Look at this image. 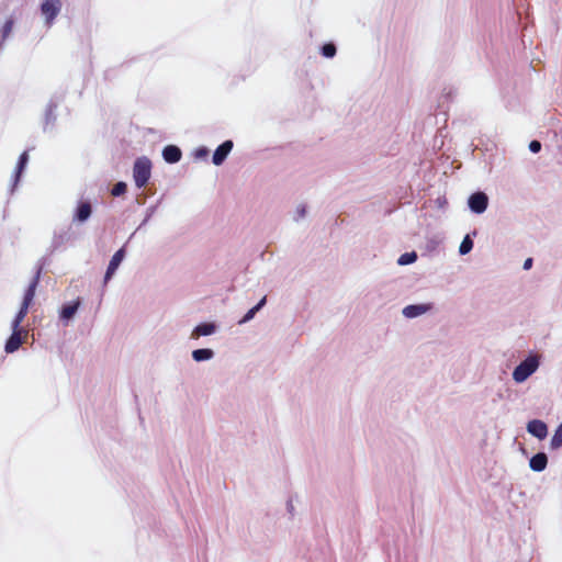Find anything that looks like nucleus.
<instances>
[{
	"label": "nucleus",
	"instance_id": "23",
	"mask_svg": "<svg viewBox=\"0 0 562 562\" xmlns=\"http://www.w3.org/2000/svg\"><path fill=\"white\" fill-rule=\"evenodd\" d=\"M322 54H323V56H325L327 58L334 57L336 54V46L333 43H327V44L323 45Z\"/></svg>",
	"mask_w": 562,
	"mask_h": 562
},
{
	"label": "nucleus",
	"instance_id": "27",
	"mask_svg": "<svg viewBox=\"0 0 562 562\" xmlns=\"http://www.w3.org/2000/svg\"><path fill=\"white\" fill-rule=\"evenodd\" d=\"M532 266V259L531 258H527L524 262V269L528 270L530 269Z\"/></svg>",
	"mask_w": 562,
	"mask_h": 562
},
{
	"label": "nucleus",
	"instance_id": "17",
	"mask_svg": "<svg viewBox=\"0 0 562 562\" xmlns=\"http://www.w3.org/2000/svg\"><path fill=\"white\" fill-rule=\"evenodd\" d=\"M266 304V296H263L257 305L250 308L245 316L239 321V324H244L254 318L256 313Z\"/></svg>",
	"mask_w": 562,
	"mask_h": 562
},
{
	"label": "nucleus",
	"instance_id": "5",
	"mask_svg": "<svg viewBox=\"0 0 562 562\" xmlns=\"http://www.w3.org/2000/svg\"><path fill=\"white\" fill-rule=\"evenodd\" d=\"M27 331L22 329H12V334L5 342L4 350L8 353L16 351L23 344V338L26 337Z\"/></svg>",
	"mask_w": 562,
	"mask_h": 562
},
{
	"label": "nucleus",
	"instance_id": "12",
	"mask_svg": "<svg viewBox=\"0 0 562 562\" xmlns=\"http://www.w3.org/2000/svg\"><path fill=\"white\" fill-rule=\"evenodd\" d=\"M162 157L167 162L176 164L181 159L182 153L179 147L175 145H168L162 150Z\"/></svg>",
	"mask_w": 562,
	"mask_h": 562
},
{
	"label": "nucleus",
	"instance_id": "3",
	"mask_svg": "<svg viewBox=\"0 0 562 562\" xmlns=\"http://www.w3.org/2000/svg\"><path fill=\"white\" fill-rule=\"evenodd\" d=\"M468 205L473 213L482 214L487 209L488 196L484 192L477 191L470 195Z\"/></svg>",
	"mask_w": 562,
	"mask_h": 562
},
{
	"label": "nucleus",
	"instance_id": "10",
	"mask_svg": "<svg viewBox=\"0 0 562 562\" xmlns=\"http://www.w3.org/2000/svg\"><path fill=\"white\" fill-rule=\"evenodd\" d=\"M233 148V142L232 140H225L222 143L216 150L213 154V164L216 166H220L224 162L228 154L231 153Z\"/></svg>",
	"mask_w": 562,
	"mask_h": 562
},
{
	"label": "nucleus",
	"instance_id": "24",
	"mask_svg": "<svg viewBox=\"0 0 562 562\" xmlns=\"http://www.w3.org/2000/svg\"><path fill=\"white\" fill-rule=\"evenodd\" d=\"M126 189H127V186L126 183L124 182H117L116 184H114V187L112 188V195L114 196H119L121 194H124L126 192Z\"/></svg>",
	"mask_w": 562,
	"mask_h": 562
},
{
	"label": "nucleus",
	"instance_id": "21",
	"mask_svg": "<svg viewBox=\"0 0 562 562\" xmlns=\"http://www.w3.org/2000/svg\"><path fill=\"white\" fill-rule=\"evenodd\" d=\"M13 20L12 19H9L5 21L4 25L2 26L1 31H0V44H2L5 38L10 35V33L12 32V29H13Z\"/></svg>",
	"mask_w": 562,
	"mask_h": 562
},
{
	"label": "nucleus",
	"instance_id": "2",
	"mask_svg": "<svg viewBox=\"0 0 562 562\" xmlns=\"http://www.w3.org/2000/svg\"><path fill=\"white\" fill-rule=\"evenodd\" d=\"M133 176L135 184L138 188L146 186L150 178V162L148 159H137L134 169Z\"/></svg>",
	"mask_w": 562,
	"mask_h": 562
},
{
	"label": "nucleus",
	"instance_id": "13",
	"mask_svg": "<svg viewBox=\"0 0 562 562\" xmlns=\"http://www.w3.org/2000/svg\"><path fill=\"white\" fill-rule=\"evenodd\" d=\"M547 463H548V458H547L546 453L539 452L530 459L529 465L533 471L540 472L546 469Z\"/></svg>",
	"mask_w": 562,
	"mask_h": 562
},
{
	"label": "nucleus",
	"instance_id": "14",
	"mask_svg": "<svg viewBox=\"0 0 562 562\" xmlns=\"http://www.w3.org/2000/svg\"><path fill=\"white\" fill-rule=\"evenodd\" d=\"M216 327L213 323H202L193 329L191 337L199 338L200 336H209L212 335Z\"/></svg>",
	"mask_w": 562,
	"mask_h": 562
},
{
	"label": "nucleus",
	"instance_id": "6",
	"mask_svg": "<svg viewBox=\"0 0 562 562\" xmlns=\"http://www.w3.org/2000/svg\"><path fill=\"white\" fill-rule=\"evenodd\" d=\"M527 430L536 438L542 440L548 435L547 424L540 419H532L527 424Z\"/></svg>",
	"mask_w": 562,
	"mask_h": 562
},
{
	"label": "nucleus",
	"instance_id": "7",
	"mask_svg": "<svg viewBox=\"0 0 562 562\" xmlns=\"http://www.w3.org/2000/svg\"><path fill=\"white\" fill-rule=\"evenodd\" d=\"M41 273H42V268L38 267L34 277H33V280L31 281V283L29 284L25 293H24V296H23V301L22 303H24L25 305H30L33 303V300H34V296H35V292H36V288L38 285V282H40V279H41Z\"/></svg>",
	"mask_w": 562,
	"mask_h": 562
},
{
	"label": "nucleus",
	"instance_id": "19",
	"mask_svg": "<svg viewBox=\"0 0 562 562\" xmlns=\"http://www.w3.org/2000/svg\"><path fill=\"white\" fill-rule=\"evenodd\" d=\"M214 352L211 349H196L192 352V358L200 362L204 360H209L213 357Z\"/></svg>",
	"mask_w": 562,
	"mask_h": 562
},
{
	"label": "nucleus",
	"instance_id": "18",
	"mask_svg": "<svg viewBox=\"0 0 562 562\" xmlns=\"http://www.w3.org/2000/svg\"><path fill=\"white\" fill-rule=\"evenodd\" d=\"M27 161H29V154H27V151H23L21 154L18 165H16V169H15V173H14L15 182L19 181L20 176H21L22 171L24 170Z\"/></svg>",
	"mask_w": 562,
	"mask_h": 562
},
{
	"label": "nucleus",
	"instance_id": "26",
	"mask_svg": "<svg viewBox=\"0 0 562 562\" xmlns=\"http://www.w3.org/2000/svg\"><path fill=\"white\" fill-rule=\"evenodd\" d=\"M460 246H473V240L470 235H465Z\"/></svg>",
	"mask_w": 562,
	"mask_h": 562
},
{
	"label": "nucleus",
	"instance_id": "8",
	"mask_svg": "<svg viewBox=\"0 0 562 562\" xmlns=\"http://www.w3.org/2000/svg\"><path fill=\"white\" fill-rule=\"evenodd\" d=\"M432 308L431 303L412 304L403 308V315L407 318H414L429 312Z\"/></svg>",
	"mask_w": 562,
	"mask_h": 562
},
{
	"label": "nucleus",
	"instance_id": "15",
	"mask_svg": "<svg viewBox=\"0 0 562 562\" xmlns=\"http://www.w3.org/2000/svg\"><path fill=\"white\" fill-rule=\"evenodd\" d=\"M79 305H80V300L78 299L70 304L63 306V308L60 311V318L67 319V321L72 318V316L76 314Z\"/></svg>",
	"mask_w": 562,
	"mask_h": 562
},
{
	"label": "nucleus",
	"instance_id": "1",
	"mask_svg": "<svg viewBox=\"0 0 562 562\" xmlns=\"http://www.w3.org/2000/svg\"><path fill=\"white\" fill-rule=\"evenodd\" d=\"M540 364L538 355H530L521 361L513 372V379L517 383L525 382L532 373L537 371Z\"/></svg>",
	"mask_w": 562,
	"mask_h": 562
},
{
	"label": "nucleus",
	"instance_id": "9",
	"mask_svg": "<svg viewBox=\"0 0 562 562\" xmlns=\"http://www.w3.org/2000/svg\"><path fill=\"white\" fill-rule=\"evenodd\" d=\"M124 257H125V248H119V250L113 255V257L109 263V267L106 269V272L104 276L105 283L112 278V276L114 274V272L121 265Z\"/></svg>",
	"mask_w": 562,
	"mask_h": 562
},
{
	"label": "nucleus",
	"instance_id": "29",
	"mask_svg": "<svg viewBox=\"0 0 562 562\" xmlns=\"http://www.w3.org/2000/svg\"><path fill=\"white\" fill-rule=\"evenodd\" d=\"M472 248H459L460 255H467Z\"/></svg>",
	"mask_w": 562,
	"mask_h": 562
},
{
	"label": "nucleus",
	"instance_id": "25",
	"mask_svg": "<svg viewBox=\"0 0 562 562\" xmlns=\"http://www.w3.org/2000/svg\"><path fill=\"white\" fill-rule=\"evenodd\" d=\"M529 149L532 153H539L540 149H541V143L538 142V140H531L530 144H529Z\"/></svg>",
	"mask_w": 562,
	"mask_h": 562
},
{
	"label": "nucleus",
	"instance_id": "20",
	"mask_svg": "<svg viewBox=\"0 0 562 562\" xmlns=\"http://www.w3.org/2000/svg\"><path fill=\"white\" fill-rule=\"evenodd\" d=\"M551 449H559L562 447V423L557 428L552 439H551Z\"/></svg>",
	"mask_w": 562,
	"mask_h": 562
},
{
	"label": "nucleus",
	"instance_id": "28",
	"mask_svg": "<svg viewBox=\"0 0 562 562\" xmlns=\"http://www.w3.org/2000/svg\"><path fill=\"white\" fill-rule=\"evenodd\" d=\"M297 214H299V217H304V215H305V207L304 206L297 207Z\"/></svg>",
	"mask_w": 562,
	"mask_h": 562
},
{
	"label": "nucleus",
	"instance_id": "16",
	"mask_svg": "<svg viewBox=\"0 0 562 562\" xmlns=\"http://www.w3.org/2000/svg\"><path fill=\"white\" fill-rule=\"evenodd\" d=\"M29 308L30 305H25L24 303L21 304V307L12 322V329H22L21 324L24 321L25 316L27 315Z\"/></svg>",
	"mask_w": 562,
	"mask_h": 562
},
{
	"label": "nucleus",
	"instance_id": "22",
	"mask_svg": "<svg viewBox=\"0 0 562 562\" xmlns=\"http://www.w3.org/2000/svg\"><path fill=\"white\" fill-rule=\"evenodd\" d=\"M416 259L417 255L415 251L406 252L398 258L397 263L401 266H405L414 262Z\"/></svg>",
	"mask_w": 562,
	"mask_h": 562
},
{
	"label": "nucleus",
	"instance_id": "4",
	"mask_svg": "<svg viewBox=\"0 0 562 562\" xmlns=\"http://www.w3.org/2000/svg\"><path fill=\"white\" fill-rule=\"evenodd\" d=\"M61 9L60 0H44L41 5V11L45 16L46 23L50 25L54 19L58 15Z\"/></svg>",
	"mask_w": 562,
	"mask_h": 562
},
{
	"label": "nucleus",
	"instance_id": "11",
	"mask_svg": "<svg viewBox=\"0 0 562 562\" xmlns=\"http://www.w3.org/2000/svg\"><path fill=\"white\" fill-rule=\"evenodd\" d=\"M92 213V205L89 201H79L75 213L74 221L82 223L86 222Z\"/></svg>",
	"mask_w": 562,
	"mask_h": 562
}]
</instances>
